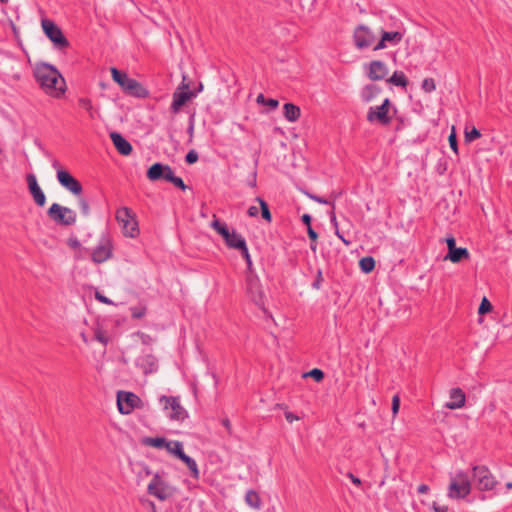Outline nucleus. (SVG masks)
<instances>
[{
  "mask_svg": "<svg viewBox=\"0 0 512 512\" xmlns=\"http://www.w3.org/2000/svg\"><path fill=\"white\" fill-rule=\"evenodd\" d=\"M34 77L41 89L51 97L59 98L66 91L65 79L51 64H37L34 69Z\"/></svg>",
  "mask_w": 512,
  "mask_h": 512,
  "instance_id": "obj_1",
  "label": "nucleus"
},
{
  "mask_svg": "<svg viewBox=\"0 0 512 512\" xmlns=\"http://www.w3.org/2000/svg\"><path fill=\"white\" fill-rule=\"evenodd\" d=\"M111 75L125 93L139 98L147 96V90L137 80L129 77L127 73L113 67L111 68Z\"/></svg>",
  "mask_w": 512,
  "mask_h": 512,
  "instance_id": "obj_2",
  "label": "nucleus"
},
{
  "mask_svg": "<svg viewBox=\"0 0 512 512\" xmlns=\"http://www.w3.org/2000/svg\"><path fill=\"white\" fill-rule=\"evenodd\" d=\"M147 177L151 181L164 179L183 191L187 188L183 179L181 177L175 176L172 168L169 165H165L159 162L150 166L147 171Z\"/></svg>",
  "mask_w": 512,
  "mask_h": 512,
  "instance_id": "obj_3",
  "label": "nucleus"
},
{
  "mask_svg": "<svg viewBox=\"0 0 512 512\" xmlns=\"http://www.w3.org/2000/svg\"><path fill=\"white\" fill-rule=\"evenodd\" d=\"M471 492V481L469 475L464 471H458L451 478L447 496L450 499H464Z\"/></svg>",
  "mask_w": 512,
  "mask_h": 512,
  "instance_id": "obj_4",
  "label": "nucleus"
},
{
  "mask_svg": "<svg viewBox=\"0 0 512 512\" xmlns=\"http://www.w3.org/2000/svg\"><path fill=\"white\" fill-rule=\"evenodd\" d=\"M116 220L122 227L126 237L135 238L139 234L138 222L133 211L128 207H121L116 211Z\"/></svg>",
  "mask_w": 512,
  "mask_h": 512,
  "instance_id": "obj_5",
  "label": "nucleus"
},
{
  "mask_svg": "<svg viewBox=\"0 0 512 512\" xmlns=\"http://www.w3.org/2000/svg\"><path fill=\"white\" fill-rule=\"evenodd\" d=\"M48 217L56 224L71 226L75 224L77 215L71 208L53 203L47 211Z\"/></svg>",
  "mask_w": 512,
  "mask_h": 512,
  "instance_id": "obj_6",
  "label": "nucleus"
},
{
  "mask_svg": "<svg viewBox=\"0 0 512 512\" xmlns=\"http://www.w3.org/2000/svg\"><path fill=\"white\" fill-rule=\"evenodd\" d=\"M113 255L112 240L108 232H103L97 245L93 248L91 257L96 264H101L109 260Z\"/></svg>",
  "mask_w": 512,
  "mask_h": 512,
  "instance_id": "obj_7",
  "label": "nucleus"
},
{
  "mask_svg": "<svg viewBox=\"0 0 512 512\" xmlns=\"http://www.w3.org/2000/svg\"><path fill=\"white\" fill-rule=\"evenodd\" d=\"M473 482L481 491H490L497 484L495 477L492 475L488 467L484 465H476L472 468Z\"/></svg>",
  "mask_w": 512,
  "mask_h": 512,
  "instance_id": "obj_8",
  "label": "nucleus"
},
{
  "mask_svg": "<svg viewBox=\"0 0 512 512\" xmlns=\"http://www.w3.org/2000/svg\"><path fill=\"white\" fill-rule=\"evenodd\" d=\"M41 25L45 35L51 40L55 49L63 50L69 46V42L61 29L53 21L43 19Z\"/></svg>",
  "mask_w": 512,
  "mask_h": 512,
  "instance_id": "obj_9",
  "label": "nucleus"
},
{
  "mask_svg": "<svg viewBox=\"0 0 512 512\" xmlns=\"http://www.w3.org/2000/svg\"><path fill=\"white\" fill-rule=\"evenodd\" d=\"M117 407L121 414H130L136 408H142L143 402L139 396L133 392L118 391Z\"/></svg>",
  "mask_w": 512,
  "mask_h": 512,
  "instance_id": "obj_10",
  "label": "nucleus"
},
{
  "mask_svg": "<svg viewBox=\"0 0 512 512\" xmlns=\"http://www.w3.org/2000/svg\"><path fill=\"white\" fill-rule=\"evenodd\" d=\"M147 492L160 501H165L173 495V489L158 473L153 476L148 484Z\"/></svg>",
  "mask_w": 512,
  "mask_h": 512,
  "instance_id": "obj_11",
  "label": "nucleus"
},
{
  "mask_svg": "<svg viewBox=\"0 0 512 512\" xmlns=\"http://www.w3.org/2000/svg\"><path fill=\"white\" fill-rule=\"evenodd\" d=\"M390 105L391 102L389 98H386L381 105L371 106L367 112V121L370 123H379L381 125L390 124L391 117L388 115Z\"/></svg>",
  "mask_w": 512,
  "mask_h": 512,
  "instance_id": "obj_12",
  "label": "nucleus"
},
{
  "mask_svg": "<svg viewBox=\"0 0 512 512\" xmlns=\"http://www.w3.org/2000/svg\"><path fill=\"white\" fill-rule=\"evenodd\" d=\"M160 403L163 404L164 409H171L169 418L175 421H184L188 417L187 411L180 404L179 397L176 396H161Z\"/></svg>",
  "mask_w": 512,
  "mask_h": 512,
  "instance_id": "obj_13",
  "label": "nucleus"
},
{
  "mask_svg": "<svg viewBox=\"0 0 512 512\" xmlns=\"http://www.w3.org/2000/svg\"><path fill=\"white\" fill-rule=\"evenodd\" d=\"M247 293L257 306L264 305V292L260 279L256 275L249 274L246 277Z\"/></svg>",
  "mask_w": 512,
  "mask_h": 512,
  "instance_id": "obj_14",
  "label": "nucleus"
},
{
  "mask_svg": "<svg viewBox=\"0 0 512 512\" xmlns=\"http://www.w3.org/2000/svg\"><path fill=\"white\" fill-rule=\"evenodd\" d=\"M376 37L370 28L366 25H358L353 33L354 44L358 49H365L370 47Z\"/></svg>",
  "mask_w": 512,
  "mask_h": 512,
  "instance_id": "obj_15",
  "label": "nucleus"
},
{
  "mask_svg": "<svg viewBox=\"0 0 512 512\" xmlns=\"http://www.w3.org/2000/svg\"><path fill=\"white\" fill-rule=\"evenodd\" d=\"M56 177L61 186L70 191L74 195H80L82 186L68 171L58 169Z\"/></svg>",
  "mask_w": 512,
  "mask_h": 512,
  "instance_id": "obj_16",
  "label": "nucleus"
},
{
  "mask_svg": "<svg viewBox=\"0 0 512 512\" xmlns=\"http://www.w3.org/2000/svg\"><path fill=\"white\" fill-rule=\"evenodd\" d=\"M136 370L149 374L156 370V359L153 354H140L134 361Z\"/></svg>",
  "mask_w": 512,
  "mask_h": 512,
  "instance_id": "obj_17",
  "label": "nucleus"
},
{
  "mask_svg": "<svg viewBox=\"0 0 512 512\" xmlns=\"http://www.w3.org/2000/svg\"><path fill=\"white\" fill-rule=\"evenodd\" d=\"M29 191L38 206H44L46 202V196L37 182V178L34 174L30 173L26 177Z\"/></svg>",
  "mask_w": 512,
  "mask_h": 512,
  "instance_id": "obj_18",
  "label": "nucleus"
},
{
  "mask_svg": "<svg viewBox=\"0 0 512 512\" xmlns=\"http://www.w3.org/2000/svg\"><path fill=\"white\" fill-rule=\"evenodd\" d=\"M403 38V35L402 33L398 32V31H382V35H381V39L380 41L374 46V50L377 51V50H381V49H385L388 44L390 45H397L398 43L401 42Z\"/></svg>",
  "mask_w": 512,
  "mask_h": 512,
  "instance_id": "obj_19",
  "label": "nucleus"
},
{
  "mask_svg": "<svg viewBox=\"0 0 512 512\" xmlns=\"http://www.w3.org/2000/svg\"><path fill=\"white\" fill-rule=\"evenodd\" d=\"M223 239L227 247L231 249L241 251L247 246L245 238L234 229L232 231L228 230L226 236H223Z\"/></svg>",
  "mask_w": 512,
  "mask_h": 512,
  "instance_id": "obj_20",
  "label": "nucleus"
},
{
  "mask_svg": "<svg viewBox=\"0 0 512 512\" xmlns=\"http://www.w3.org/2000/svg\"><path fill=\"white\" fill-rule=\"evenodd\" d=\"M388 75L387 65L380 60L371 61L368 67V77L371 80L378 81L384 79Z\"/></svg>",
  "mask_w": 512,
  "mask_h": 512,
  "instance_id": "obj_21",
  "label": "nucleus"
},
{
  "mask_svg": "<svg viewBox=\"0 0 512 512\" xmlns=\"http://www.w3.org/2000/svg\"><path fill=\"white\" fill-rule=\"evenodd\" d=\"M196 93L190 91H175L173 93V100L171 104V111L177 113L180 108L192 97H195Z\"/></svg>",
  "mask_w": 512,
  "mask_h": 512,
  "instance_id": "obj_22",
  "label": "nucleus"
},
{
  "mask_svg": "<svg viewBox=\"0 0 512 512\" xmlns=\"http://www.w3.org/2000/svg\"><path fill=\"white\" fill-rule=\"evenodd\" d=\"M110 138L120 154L127 156L132 152V145L120 133L112 132Z\"/></svg>",
  "mask_w": 512,
  "mask_h": 512,
  "instance_id": "obj_23",
  "label": "nucleus"
},
{
  "mask_svg": "<svg viewBox=\"0 0 512 512\" xmlns=\"http://www.w3.org/2000/svg\"><path fill=\"white\" fill-rule=\"evenodd\" d=\"M450 402H447L445 406L449 409H459L465 405L466 396L461 388H452L450 390Z\"/></svg>",
  "mask_w": 512,
  "mask_h": 512,
  "instance_id": "obj_24",
  "label": "nucleus"
},
{
  "mask_svg": "<svg viewBox=\"0 0 512 512\" xmlns=\"http://www.w3.org/2000/svg\"><path fill=\"white\" fill-rule=\"evenodd\" d=\"M380 88L375 84L366 85L361 91V99L365 103L371 102L379 93Z\"/></svg>",
  "mask_w": 512,
  "mask_h": 512,
  "instance_id": "obj_25",
  "label": "nucleus"
},
{
  "mask_svg": "<svg viewBox=\"0 0 512 512\" xmlns=\"http://www.w3.org/2000/svg\"><path fill=\"white\" fill-rule=\"evenodd\" d=\"M179 459L186 464V466L190 470L191 477L195 480H198L200 478V472L196 461L190 456L186 455L185 453H183Z\"/></svg>",
  "mask_w": 512,
  "mask_h": 512,
  "instance_id": "obj_26",
  "label": "nucleus"
},
{
  "mask_svg": "<svg viewBox=\"0 0 512 512\" xmlns=\"http://www.w3.org/2000/svg\"><path fill=\"white\" fill-rule=\"evenodd\" d=\"M464 258H469V252L466 248L462 247L454 248L453 250L449 251L445 257V259H448L453 263H457Z\"/></svg>",
  "mask_w": 512,
  "mask_h": 512,
  "instance_id": "obj_27",
  "label": "nucleus"
},
{
  "mask_svg": "<svg viewBox=\"0 0 512 512\" xmlns=\"http://www.w3.org/2000/svg\"><path fill=\"white\" fill-rule=\"evenodd\" d=\"M284 116L287 121L295 122L300 117V108L292 103L284 104Z\"/></svg>",
  "mask_w": 512,
  "mask_h": 512,
  "instance_id": "obj_28",
  "label": "nucleus"
},
{
  "mask_svg": "<svg viewBox=\"0 0 512 512\" xmlns=\"http://www.w3.org/2000/svg\"><path fill=\"white\" fill-rule=\"evenodd\" d=\"M245 502L253 509L259 510L261 508V498L255 490H248L245 495Z\"/></svg>",
  "mask_w": 512,
  "mask_h": 512,
  "instance_id": "obj_29",
  "label": "nucleus"
},
{
  "mask_svg": "<svg viewBox=\"0 0 512 512\" xmlns=\"http://www.w3.org/2000/svg\"><path fill=\"white\" fill-rule=\"evenodd\" d=\"M165 449L172 455H174L176 458H180L183 451V444L180 441H168L166 442Z\"/></svg>",
  "mask_w": 512,
  "mask_h": 512,
  "instance_id": "obj_30",
  "label": "nucleus"
},
{
  "mask_svg": "<svg viewBox=\"0 0 512 512\" xmlns=\"http://www.w3.org/2000/svg\"><path fill=\"white\" fill-rule=\"evenodd\" d=\"M388 82L395 86L405 87L407 85V78L402 71H395Z\"/></svg>",
  "mask_w": 512,
  "mask_h": 512,
  "instance_id": "obj_31",
  "label": "nucleus"
},
{
  "mask_svg": "<svg viewBox=\"0 0 512 512\" xmlns=\"http://www.w3.org/2000/svg\"><path fill=\"white\" fill-rule=\"evenodd\" d=\"M359 266L364 273L371 272L375 267V260L371 256L363 257L359 261Z\"/></svg>",
  "mask_w": 512,
  "mask_h": 512,
  "instance_id": "obj_32",
  "label": "nucleus"
},
{
  "mask_svg": "<svg viewBox=\"0 0 512 512\" xmlns=\"http://www.w3.org/2000/svg\"><path fill=\"white\" fill-rule=\"evenodd\" d=\"M167 439L164 437H148L144 440V444L154 448L162 449L166 446Z\"/></svg>",
  "mask_w": 512,
  "mask_h": 512,
  "instance_id": "obj_33",
  "label": "nucleus"
},
{
  "mask_svg": "<svg viewBox=\"0 0 512 512\" xmlns=\"http://www.w3.org/2000/svg\"><path fill=\"white\" fill-rule=\"evenodd\" d=\"M211 227L218 233L220 234L222 237L223 236H226V233L227 231L229 230V228L227 227V225L223 222H221L217 217L216 215L213 216V221L211 222Z\"/></svg>",
  "mask_w": 512,
  "mask_h": 512,
  "instance_id": "obj_34",
  "label": "nucleus"
},
{
  "mask_svg": "<svg viewBox=\"0 0 512 512\" xmlns=\"http://www.w3.org/2000/svg\"><path fill=\"white\" fill-rule=\"evenodd\" d=\"M256 201L260 205L261 215H262L263 219H265L266 221L270 222L272 220V216H271L268 204L261 197H257Z\"/></svg>",
  "mask_w": 512,
  "mask_h": 512,
  "instance_id": "obj_35",
  "label": "nucleus"
},
{
  "mask_svg": "<svg viewBox=\"0 0 512 512\" xmlns=\"http://www.w3.org/2000/svg\"><path fill=\"white\" fill-rule=\"evenodd\" d=\"M313 378L316 382H321L324 379V372L319 368H314L302 374V378Z\"/></svg>",
  "mask_w": 512,
  "mask_h": 512,
  "instance_id": "obj_36",
  "label": "nucleus"
},
{
  "mask_svg": "<svg viewBox=\"0 0 512 512\" xmlns=\"http://www.w3.org/2000/svg\"><path fill=\"white\" fill-rule=\"evenodd\" d=\"M257 103L259 104H264V105H267L269 106L271 109H275L278 107L279 105V102L278 100L276 99H273V98H269V99H266L265 96L263 94H259L257 96V99H256Z\"/></svg>",
  "mask_w": 512,
  "mask_h": 512,
  "instance_id": "obj_37",
  "label": "nucleus"
},
{
  "mask_svg": "<svg viewBox=\"0 0 512 512\" xmlns=\"http://www.w3.org/2000/svg\"><path fill=\"white\" fill-rule=\"evenodd\" d=\"M480 137H481V133L477 128L472 127L470 130H468L467 128L465 129V141L466 142H472Z\"/></svg>",
  "mask_w": 512,
  "mask_h": 512,
  "instance_id": "obj_38",
  "label": "nucleus"
},
{
  "mask_svg": "<svg viewBox=\"0 0 512 512\" xmlns=\"http://www.w3.org/2000/svg\"><path fill=\"white\" fill-rule=\"evenodd\" d=\"M78 103L81 108L90 114V117H93V104L89 98H80Z\"/></svg>",
  "mask_w": 512,
  "mask_h": 512,
  "instance_id": "obj_39",
  "label": "nucleus"
},
{
  "mask_svg": "<svg viewBox=\"0 0 512 512\" xmlns=\"http://www.w3.org/2000/svg\"><path fill=\"white\" fill-rule=\"evenodd\" d=\"M421 88H422L426 93H431V92H433V91L436 89V85H435V81H434V79H433V78H425V79L422 81Z\"/></svg>",
  "mask_w": 512,
  "mask_h": 512,
  "instance_id": "obj_40",
  "label": "nucleus"
},
{
  "mask_svg": "<svg viewBox=\"0 0 512 512\" xmlns=\"http://www.w3.org/2000/svg\"><path fill=\"white\" fill-rule=\"evenodd\" d=\"M305 194H306V196L308 198H310L311 200H313V201H315V202H317L319 204L331 205V206H332V204H334L333 202H331V201H329V200H327V199H325L323 197H320L318 195L312 194L310 192H305Z\"/></svg>",
  "mask_w": 512,
  "mask_h": 512,
  "instance_id": "obj_41",
  "label": "nucleus"
},
{
  "mask_svg": "<svg viewBox=\"0 0 512 512\" xmlns=\"http://www.w3.org/2000/svg\"><path fill=\"white\" fill-rule=\"evenodd\" d=\"M491 308H492L491 303L489 302V300L486 297H484L479 305L478 313L484 314V313L490 311Z\"/></svg>",
  "mask_w": 512,
  "mask_h": 512,
  "instance_id": "obj_42",
  "label": "nucleus"
},
{
  "mask_svg": "<svg viewBox=\"0 0 512 512\" xmlns=\"http://www.w3.org/2000/svg\"><path fill=\"white\" fill-rule=\"evenodd\" d=\"M399 408H400V397H399V395L396 394L392 398V407H391L392 414L394 417L398 414Z\"/></svg>",
  "mask_w": 512,
  "mask_h": 512,
  "instance_id": "obj_43",
  "label": "nucleus"
},
{
  "mask_svg": "<svg viewBox=\"0 0 512 512\" xmlns=\"http://www.w3.org/2000/svg\"><path fill=\"white\" fill-rule=\"evenodd\" d=\"M185 161L188 164H194L198 161V153L195 150H190L185 156Z\"/></svg>",
  "mask_w": 512,
  "mask_h": 512,
  "instance_id": "obj_44",
  "label": "nucleus"
},
{
  "mask_svg": "<svg viewBox=\"0 0 512 512\" xmlns=\"http://www.w3.org/2000/svg\"><path fill=\"white\" fill-rule=\"evenodd\" d=\"M79 206H80L82 214L85 215V216H88L89 212H90V207H89L88 201L86 199H84V198H80L79 199Z\"/></svg>",
  "mask_w": 512,
  "mask_h": 512,
  "instance_id": "obj_45",
  "label": "nucleus"
},
{
  "mask_svg": "<svg viewBox=\"0 0 512 512\" xmlns=\"http://www.w3.org/2000/svg\"><path fill=\"white\" fill-rule=\"evenodd\" d=\"M130 310L132 317L136 319L142 318L146 313L145 308L132 307Z\"/></svg>",
  "mask_w": 512,
  "mask_h": 512,
  "instance_id": "obj_46",
  "label": "nucleus"
},
{
  "mask_svg": "<svg viewBox=\"0 0 512 512\" xmlns=\"http://www.w3.org/2000/svg\"><path fill=\"white\" fill-rule=\"evenodd\" d=\"M450 148L455 152L458 153V144H457V138L454 131L449 135L448 137Z\"/></svg>",
  "mask_w": 512,
  "mask_h": 512,
  "instance_id": "obj_47",
  "label": "nucleus"
},
{
  "mask_svg": "<svg viewBox=\"0 0 512 512\" xmlns=\"http://www.w3.org/2000/svg\"><path fill=\"white\" fill-rule=\"evenodd\" d=\"M240 253L243 256V258L245 259L248 268H250L252 266V259H251L248 247L246 246L244 250L240 251Z\"/></svg>",
  "mask_w": 512,
  "mask_h": 512,
  "instance_id": "obj_48",
  "label": "nucleus"
},
{
  "mask_svg": "<svg viewBox=\"0 0 512 512\" xmlns=\"http://www.w3.org/2000/svg\"><path fill=\"white\" fill-rule=\"evenodd\" d=\"M330 223L332 226H337V218L335 214V204H332V210L329 212Z\"/></svg>",
  "mask_w": 512,
  "mask_h": 512,
  "instance_id": "obj_49",
  "label": "nucleus"
},
{
  "mask_svg": "<svg viewBox=\"0 0 512 512\" xmlns=\"http://www.w3.org/2000/svg\"><path fill=\"white\" fill-rule=\"evenodd\" d=\"M307 234L311 241L315 242L318 239L317 232L312 228V226H309L307 228Z\"/></svg>",
  "mask_w": 512,
  "mask_h": 512,
  "instance_id": "obj_50",
  "label": "nucleus"
},
{
  "mask_svg": "<svg viewBox=\"0 0 512 512\" xmlns=\"http://www.w3.org/2000/svg\"><path fill=\"white\" fill-rule=\"evenodd\" d=\"M284 415H285V419L289 423H292V422L297 421V420L300 419L297 415H295L294 413H292L290 411H285Z\"/></svg>",
  "mask_w": 512,
  "mask_h": 512,
  "instance_id": "obj_51",
  "label": "nucleus"
},
{
  "mask_svg": "<svg viewBox=\"0 0 512 512\" xmlns=\"http://www.w3.org/2000/svg\"><path fill=\"white\" fill-rule=\"evenodd\" d=\"M445 241L448 247V252L456 248V241L453 236L447 237Z\"/></svg>",
  "mask_w": 512,
  "mask_h": 512,
  "instance_id": "obj_52",
  "label": "nucleus"
},
{
  "mask_svg": "<svg viewBox=\"0 0 512 512\" xmlns=\"http://www.w3.org/2000/svg\"><path fill=\"white\" fill-rule=\"evenodd\" d=\"M336 236L346 245V246H350L351 245V240L347 239L344 234L340 231V229H338L336 232H335Z\"/></svg>",
  "mask_w": 512,
  "mask_h": 512,
  "instance_id": "obj_53",
  "label": "nucleus"
},
{
  "mask_svg": "<svg viewBox=\"0 0 512 512\" xmlns=\"http://www.w3.org/2000/svg\"><path fill=\"white\" fill-rule=\"evenodd\" d=\"M95 297L101 303H104V304H112L113 303L112 300H110L109 298H107L106 296H104L98 292L96 293Z\"/></svg>",
  "mask_w": 512,
  "mask_h": 512,
  "instance_id": "obj_54",
  "label": "nucleus"
},
{
  "mask_svg": "<svg viewBox=\"0 0 512 512\" xmlns=\"http://www.w3.org/2000/svg\"><path fill=\"white\" fill-rule=\"evenodd\" d=\"M347 477H348V478L351 480V482H352L353 484H355L356 486H360V485H361V483H362V482H361V480H360L358 477H356V476H355L353 473H351V472L347 473Z\"/></svg>",
  "mask_w": 512,
  "mask_h": 512,
  "instance_id": "obj_55",
  "label": "nucleus"
},
{
  "mask_svg": "<svg viewBox=\"0 0 512 512\" xmlns=\"http://www.w3.org/2000/svg\"><path fill=\"white\" fill-rule=\"evenodd\" d=\"M301 220L305 225H307V228L311 226L312 217L309 214H303Z\"/></svg>",
  "mask_w": 512,
  "mask_h": 512,
  "instance_id": "obj_56",
  "label": "nucleus"
},
{
  "mask_svg": "<svg viewBox=\"0 0 512 512\" xmlns=\"http://www.w3.org/2000/svg\"><path fill=\"white\" fill-rule=\"evenodd\" d=\"M433 510L435 512H447L448 511V507L447 506H440V505H437V503H433Z\"/></svg>",
  "mask_w": 512,
  "mask_h": 512,
  "instance_id": "obj_57",
  "label": "nucleus"
},
{
  "mask_svg": "<svg viewBox=\"0 0 512 512\" xmlns=\"http://www.w3.org/2000/svg\"><path fill=\"white\" fill-rule=\"evenodd\" d=\"M247 213L250 217H256L258 215V208L256 206H250Z\"/></svg>",
  "mask_w": 512,
  "mask_h": 512,
  "instance_id": "obj_58",
  "label": "nucleus"
},
{
  "mask_svg": "<svg viewBox=\"0 0 512 512\" xmlns=\"http://www.w3.org/2000/svg\"><path fill=\"white\" fill-rule=\"evenodd\" d=\"M429 491V486L426 484H420L417 488L419 494H426Z\"/></svg>",
  "mask_w": 512,
  "mask_h": 512,
  "instance_id": "obj_59",
  "label": "nucleus"
},
{
  "mask_svg": "<svg viewBox=\"0 0 512 512\" xmlns=\"http://www.w3.org/2000/svg\"><path fill=\"white\" fill-rule=\"evenodd\" d=\"M222 425L227 429L229 433H231V423L228 418L222 420Z\"/></svg>",
  "mask_w": 512,
  "mask_h": 512,
  "instance_id": "obj_60",
  "label": "nucleus"
},
{
  "mask_svg": "<svg viewBox=\"0 0 512 512\" xmlns=\"http://www.w3.org/2000/svg\"><path fill=\"white\" fill-rule=\"evenodd\" d=\"M140 337L142 339V342L145 343V344H148L149 342L152 341V338L150 336H148V335L141 334Z\"/></svg>",
  "mask_w": 512,
  "mask_h": 512,
  "instance_id": "obj_61",
  "label": "nucleus"
},
{
  "mask_svg": "<svg viewBox=\"0 0 512 512\" xmlns=\"http://www.w3.org/2000/svg\"><path fill=\"white\" fill-rule=\"evenodd\" d=\"M275 408H277V409H284V410H286L288 407H287V405H286V404H284V403H277V404L275 405Z\"/></svg>",
  "mask_w": 512,
  "mask_h": 512,
  "instance_id": "obj_62",
  "label": "nucleus"
},
{
  "mask_svg": "<svg viewBox=\"0 0 512 512\" xmlns=\"http://www.w3.org/2000/svg\"><path fill=\"white\" fill-rule=\"evenodd\" d=\"M52 167H53L54 169H56V172L58 171V169H62V168L60 167V164L58 163V161H57V160H54V161L52 162Z\"/></svg>",
  "mask_w": 512,
  "mask_h": 512,
  "instance_id": "obj_63",
  "label": "nucleus"
},
{
  "mask_svg": "<svg viewBox=\"0 0 512 512\" xmlns=\"http://www.w3.org/2000/svg\"><path fill=\"white\" fill-rule=\"evenodd\" d=\"M310 249L314 252L317 250V240L315 242L311 241Z\"/></svg>",
  "mask_w": 512,
  "mask_h": 512,
  "instance_id": "obj_64",
  "label": "nucleus"
}]
</instances>
